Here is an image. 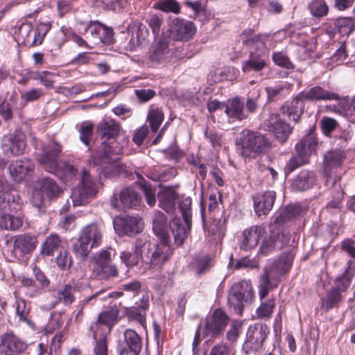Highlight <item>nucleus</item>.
Instances as JSON below:
<instances>
[{
	"label": "nucleus",
	"mask_w": 355,
	"mask_h": 355,
	"mask_svg": "<svg viewBox=\"0 0 355 355\" xmlns=\"http://www.w3.org/2000/svg\"><path fill=\"white\" fill-rule=\"evenodd\" d=\"M121 125L116 120L103 119L96 125V133L102 140L103 157L101 163H105L108 157L114 155H119L123 153V146L116 142L121 131ZM94 164L99 165L100 162L94 156L92 157Z\"/></svg>",
	"instance_id": "1"
},
{
	"label": "nucleus",
	"mask_w": 355,
	"mask_h": 355,
	"mask_svg": "<svg viewBox=\"0 0 355 355\" xmlns=\"http://www.w3.org/2000/svg\"><path fill=\"white\" fill-rule=\"evenodd\" d=\"M239 153L243 157L255 158L270 148V142L263 135L249 129L243 130L236 139Z\"/></svg>",
	"instance_id": "2"
},
{
	"label": "nucleus",
	"mask_w": 355,
	"mask_h": 355,
	"mask_svg": "<svg viewBox=\"0 0 355 355\" xmlns=\"http://www.w3.org/2000/svg\"><path fill=\"white\" fill-rule=\"evenodd\" d=\"M53 20L50 18L40 19L35 26L28 21L21 23L17 26L15 32L17 43L27 48H32L41 45L44 40L51 29Z\"/></svg>",
	"instance_id": "3"
},
{
	"label": "nucleus",
	"mask_w": 355,
	"mask_h": 355,
	"mask_svg": "<svg viewBox=\"0 0 355 355\" xmlns=\"http://www.w3.org/2000/svg\"><path fill=\"white\" fill-rule=\"evenodd\" d=\"M20 197L11 192L0 194V227L6 230L17 231L22 227L23 219L15 216L21 209Z\"/></svg>",
	"instance_id": "4"
},
{
	"label": "nucleus",
	"mask_w": 355,
	"mask_h": 355,
	"mask_svg": "<svg viewBox=\"0 0 355 355\" xmlns=\"http://www.w3.org/2000/svg\"><path fill=\"white\" fill-rule=\"evenodd\" d=\"M318 144V139L315 133L310 130L295 144L296 154L289 159L284 167L286 175H287L298 168L308 164L309 157L315 151Z\"/></svg>",
	"instance_id": "5"
},
{
	"label": "nucleus",
	"mask_w": 355,
	"mask_h": 355,
	"mask_svg": "<svg viewBox=\"0 0 355 355\" xmlns=\"http://www.w3.org/2000/svg\"><path fill=\"white\" fill-rule=\"evenodd\" d=\"M192 200L190 197L183 198L178 205L185 223L183 225L180 218H174L171 225V232L177 246L183 245L190 234L192 226Z\"/></svg>",
	"instance_id": "6"
},
{
	"label": "nucleus",
	"mask_w": 355,
	"mask_h": 355,
	"mask_svg": "<svg viewBox=\"0 0 355 355\" xmlns=\"http://www.w3.org/2000/svg\"><path fill=\"white\" fill-rule=\"evenodd\" d=\"M169 243L161 244L151 243L146 236L145 253L144 261L153 270L160 271L169 261L172 256Z\"/></svg>",
	"instance_id": "7"
},
{
	"label": "nucleus",
	"mask_w": 355,
	"mask_h": 355,
	"mask_svg": "<svg viewBox=\"0 0 355 355\" xmlns=\"http://www.w3.org/2000/svg\"><path fill=\"white\" fill-rule=\"evenodd\" d=\"M230 322V317L221 308H217L207 317L202 325L203 338L214 340L220 338Z\"/></svg>",
	"instance_id": "8"
},
{
	"label": "nucleus",
	"mask_w": 355,
	"mask_h": 355,
	"mask_svg": "<svg viewBox=\"0 0 355 355\" xmlns=\"http://www.w3.org/2000/svg\"><path fill=\"white\" fill-rule=\"evenodd\" d=\"M254 297V291L250 281L242 280L232 286L227 302L236 313L241 315L244 303H251Z\"/></svg>",
	"instance_id": "9"
},
{
	"label": "nucleus",
	"mask_w": 355,
	"mask_h": 355,
	"mask_svg": "<svg viewBox=\"0 0 355 355\" xmlns=\"http://www.w3.org/2000/svg\"><path fill=\"white\" fill-rule=\"evenodd\" d=\"M85 24L84 33H87L86 38L93 46L101 44L110 45L114 42V31L112 27L98 20H90Z\"/></svg>",
	"instance_id": "10"
},
{
	"label": "nucleus",
	"mask_w": 355,
	"mask_h": 355,
	"mask_svg": "<svg viewBox=\"0 0 355 355\" xmlns=\"http://www.w3.org/2000/svg\"><path fill=\"white\" fill-rule=\"evenodd\" d=\"M93 273L98 279L103 281H110L119 277V269L112 263L110 251L101 250L96 254Z\"/></svg>",
	"instance_id": "11"
},
{
	"label": "nucleus",
	"mask_w": 355,
	"mask_h": 355,
	"mask_svg": "<svg viewBox=\"0 0 355 355\" xmlns=\"http://www.w3.org/2000/svg\"><path fill=\"white\" fill-rule=\"evenodd\" d=\"M98 193L96 181L86 170L82 171L80 183L73 190L71 198L75 206L85 205Z\"/></svg>",
	"instance_id": "12"
},
{
	"label": "nucleus",
	"mask_w": 355,
	"mask_h": 355,
	"mask_svg": "<svg viewBox=\"0 0 355 355\" xmlns=\"http://www.w3.org/2000/svg\"><path fill=\"white\" fill-rule=\"evenodd\" d=\"M301 94L302 98L308 101H338L337 105H333L332 110L340 114L346 112L347 107L348 106L347 101L341 98L339 94L328 91L320 86L312 87L306 92H301Z\"/></svg>",
	"instance_id": "13"
},
{
	"label": "nucleus",
	"mask_w": 355,
	"mask_h": 355,
	"mask_svg": "<svg viewBox=\"0 0 355 355\" xmlns=\"http://www.w3.org/2000/svg\"><path fill=\"white\" fill-rule=\"evenodd\" d=\"M119 313L117 305L110 306L108 310L98 314L97 320L91 324L89 331L92 333L108 336L119 320Z\"/></svg>",
	"instance_id": "14"
},
{
	"label": "nucleus",
	"mask_w": 355,
	"mask_h": 355,
	"mask_svg": "<svg viewBox=\"0 0 355 355\" xmlns=\"http://www.w3.org/2000/svg\"><path fill=\"white\" fill-rule=\"evenodd\" d=\"M173 56L174 51L169 47V41L166 38L155 40L149 49L148 60L153 66L169 62Z\"/></svg>",
	"instance_id": "15"
},
{
	"label": "nucleus",
	"mask_w": 355,
	"mask_h": 355,
	"mask_svg": "<svg viewBox=\"0 0 355 355\" xmlns=\"http://www.w3.org/2000/svg\"><path fill=\"white\" fill-rule=\"evenodd\" d=\"M168 31L173 40L187 42L196 33V28L192 21L176 17L171 21Z\"/></svg>",
	"instance_id": "16"
},
{
	"label": "nucleus",
	"mask_w": 355,
	"mask_h": 355,
	"mask_svg": "<svg viewBox=\"0 0 355 355\" xmlns=\"http://www.w3.org/2000/svg\"><path fill=\"white\" fill-rule=\"evenodd\" d=\"M123 340L118 345L119 355H139L142 349V338L131 329L123 332Z\"/></svg>",
	"instance_id": "17"
},
{
	"label": "nucleus",
	"mask_w": 355,
	"mask_h": 355,
	"mask_svg": "<svg viewBox=\"0 0 355 355\" xmlns=\"http://www.w3.org/2000/svg\"><path fill=\"white\" fill-rule=\"evenodd\" d=\"M37 238L31 233H24L15 236L12 254L19 260L32 254L37 245Z\"/></svg>",
	"instance_id": "18"
},
{
	"label": "nucleus",
	"mask_w": 355,
	"mask_h": 355,
	"mask_svg": "<svg viewBox=\"0 0 355 355\" xmlns=\"http://www.w3.org/2000/svg\"><path fill=\"white\" fill-rule=\"evenodd\" d=\"M2 142L5 152L14 156L21 155L26 147V136L21 129H16L13 133L4 136Z\"/></svg>",
	"instance_id": "19"
},
{
	"label": "nucleus",
	"mask_w": 355,
	"mask_h": 355,
	"mask_svg": "<svg viewBox=\"0 0 355 355\" xmlns=\"http://www.w3.org/2000/svg\"><path fill=\"white\" fill-rule=\"evenodd\" d=\"M62 148L58 144L49 146L43 154L38 157L40 165L46 171L58 174L60 173L59 156Z\"/></svg>",
	"instance_id": "20"
},
{
	"label": "nucleus",
	"mask_w": 355,
	"mask_h": 355,
	"mask_svg": "<svg viewBox=\"0 0 355 355\" xmlns=\"http://www.w3.org/2000/svg\"><path fill=\"white\" fill-rule=\"evenodd\" d=\"M266 125L267 130L272 132L281 144L288 140L293 130V128L284 121L278 114H271L266 121Z\"/></svg>",
	"instance_id": "21"
},
{
	"label": "nucleus",
	"mask_w": 355,
	"mask_h": 355,
	"mask_svg": "<svg viewBox=\"0 0 355 355\" xmlns=\"http://www.w3.org/2000/svg\"><path fill=\"white\" fill-rule=\"evenodd\" d=\"M28 347L26 342L12 331H7L1 336L0 352L20 355L26 351Z\"/></svg>",
	"instance_id": "22"
},
{
	"label": "nucleus",
	"mask_w": 355,
	"mask_h": 355,
	"mask_svg": "<svg viewBox=\"0 0 355 355\" xmlns=\"http://www.w3.org/2000/svg\"><path fill=\"white\" fill-rule=\"evenodd\" d=\"M270 329L266 324H255L250 326L247 332L245 344L252 351L259 350L263 345Z\"/></svg>",
	"instance_id": "23"
},
{
	"label": "nucleus",
	"mask_w": 355,
	"mask_h": 355,
	"mask_svg": "<svg viewBox=\"0 0 355 355\" xmlns=\"http://www.w3.org/2000/svg\"><path fill=\"white\" fill-rule=\"evenodd\" d=\"M243 45L247 48L267 50L266 42L269 41L272 36L270 33H255L254 28H248L243 31L240 35Z\"/></svg>",
	"instance_id": "24"
},
{
	"label": "nucleus",
	"mask_w": 355,
	"mask_h": 355,
	"mask_svg": "<svg viewBox=\"0 0 355 355\" xmlns=\"http://www.w3.org/2000/svg\"><path fill=\"white\" fill-rule=\"evenodd\" d=\"M252 200L256 215L258 217L267 216L274 206L276 193L274 191L259 192L252 196Z\"/></svg>",
	"instance_id": "25"
},
{
	"label": "nucleus",
	"mask_w": 355,
	"mask_h": 355,
	"mask_svg": "<svg viewBox=\"0 0 355 355\" xmlns=\"http://www.w3.org/2000/svg\"><path fill=\"white\" fill-rule=\"evenodd\" d=\"M146 236L137 238L132 248V252L123 251L121 252L120 259L123 263L128 268H133L139 264L143 259L142 254L145 253Z\"/></svg>",
	"instance_id": "26"
},
{
	"label": "nucleus",
	"mask_w": 355,
	"mask_h": 355,
	"mask_svg": "<svg viewBox=\"0 0 355 355\" xmlns=\"http://www.w3.org/2000/svg\"><path fill=\"white\" fill-rule=\"evenodd\" d=\"M113 223L116 232L121 236H132L133 234L140 233L143 230L140 221L133 216L116 218Z\"/></svg>",
	"instance_id": "27"
},
{
	"label": "nucleus",
	"mask_w": 355,
	"mask_h": 355,
	"mask_svg": "<svg viewBox=\"0 0 355 355\" xmlns=\"http://www.w3.org/2000/svg\"><path fill=\"white\" fill-rule=\"evenodd\" d=\"M268 62L267 50H251L249 59L242 63V71L244 73H249L252 71L259 72L267 67Z\"/></svg>",
	"instance_id": "28"
},
{
	"label": "nucleus",
	"mask_w": 355,
	"mask_h": 355,
	"mask_svg": "<svg viewBox=\"0 0 355 355\" xmlns=\"http://www.w3.org/2000/svg\"><path fill=\"white\" fill-rule=\"evenodd\" d=\"M305 99L302 98L301 92L290 101H286L280 107V112L286 115L290 120L297 123L304 111Z\"/></svg>",
	"instance_id": "29"
},
{
	"label": "nucleus",
	"mask_w": 355,
	"mask_h": 355,
	"mask_svg": "<svg viewBox=\"0 0 355 355\" xmlns=\"http://www.w3.org/2000/svg\"><path fill=\"white\" fill-rule=\"evenodd\" d=\"M171 224L172 222L168 223L167 217L163 212L159 210L155 211L153 219V230L163 243H170L169 229L171 230Z\"/></svg>",
	"instance_id": "30"
},
{
	"label": "nucleus",
	"mask_w": 355,
	"mask_h": 355,
	"mask_svg": "<svg viewBox=\"0 0 355 355\" xmlns=\"http://www.w3.org/2000/svg\"><path fill=\"white\" fill-rule=\"evenodd\" d=\"M34 167L31 159L24 158L12 162L9 166V171L12 180L15 182L20 183L30 173L33 172Z\"/></svg>",
	"instance_id": "31"
},
{
	"label": "nucleus",
	"mask_w": 355,
	"mask_h": 355,
	"mask_svg": "<svg viewBox=\"0 0 355 355\" xmlns=\"http://www.w3.org/2000/svg\"><path fill=\"white\" fill-rule=\"evenodd\" d=\"M295 257V251L294 249L284 252L274 260L270 268L272 270V272L275 273L276 277H280L289 272L293 266Z\"/></svg>",
	"instance_id": "32"
},
{
	"label": "nucleus",
	"mask_w": 355,
	"mask_h": 355,
	"mask_svg": "<svg viewBox=\"0 0 355 355\" xmlns=\"http://www.w3.org/2000/svg\"><path fill=\"white\" fill-rule=\"evenodd\" d=\"M266 228L263 225H252L243 232V239L239 243L240 249L248 251L255 248L261 236L263 235Z\"/></svg>",
	"instance_id": "33"
},
{
	"label": "nucleus",
	"mask_w": 355,
	"mask_h": 355,
	"mask_svg": "<svg viewBox=\"0 0 355 355\" xmlns=\"http://www.w3.org/2000/svg\"><path fill=\"white\" fill-rule=\"evenodd\" d=\"M178 193L173 187H162L157 194L158 205L166 213L173 214L175 210Z\"/></svg>",
	"instance_id": "34"
},
{
	"label": "nucleus",
	"mask_w": 355,
	"mask_h": 355,
	"mask_svg": "<svg viewBox=\"0 0 355 355\" xmlns=\"http://www.w3.org/2000/svg\"><path fill=\"white\" fill-rule=\"evenodd\" d=\"M225 107V112L233 119L242 121L247 119L248 114L244 108V103L239 97H234L227 101V103H223Z\"/></svg>",
	"instance_id": "35"
},
{
	"label": "nucleus",
	"mask_w": 355,
	"mask_h": 355,
	"mask_svg": "<svg viewBox=\"0 0 355 355\" xmlns=\"http://www.w3.org/2000/svg\"><path fill=\"white\" fill-rule=\"evenodd\" d=\"M280 282L279 277L275 276V273L272 272L269 268H266L264 273L260 277V284L259 286V295L260 299L265 298L269 291L278 286Z\"/></svg>",
	"instance_id": "36"
},
{
	"label": "nucleus",
	"mask_w": 355,
	"mask_h": 355,
	"mask_svg": "<svg viewBox=\"0 0 355 355\" xmlns=\"http://www.w3.org/2000/svg\"><path fill=\"white\" fill-rule=\"evenodd\" d=\"M63 250L62 241L60 236L51 234L48 236L40 246V254L42 257H53L56 252Z\"/></svg>",
	"instance_id": "37"
},
{
	"label": "nucleus",
	"mask_w": 355,
	"mask_h": 355,
	"mask_svg": "<svg viewBox=\"0 0 355 355\" xmlns=\"http://www.w3.org/2000/svg\"><path fill=\"white\" fill-rule=\"evenodd\" d=\"M352 261H348L347 266L343 273L335 279V285L332 288L336 289L337 291H340V293L347 291L355 275V268L352 266Z\"/></svg>",
	"instance_id": "38"
},
{
	"label": "nucleus",
	"mask_w": 355,
	"mask_h": 355,
	"mask_svg": "<svg viewBox=\"0 0 355 355\" xmlns=\"http://www.w3.org/2000/svg\"><path fill=\"white\" fill-rule=\"evenodd\" d=\"M36 185L42 191V193L50 200L58 198L62 192L57 182L50 178H42L40 179L37 182Z\"/></svg>",
	"instance_id": "39"
},
{
	"label": "nucleus",
	"mask_w": 355,
	"mask_h": 355,
	"mask_svg": "<svg viewBox=\"0 0 355 355\" xmlns=\"http://www.w3.org/2000/svg\"><path fill=\"white\" fill-rule=\"evenodd\" d=\"M292 87L293 85L288 82H279L274 86L266 87L265 90L268 101H275L285 98L290 94Z\"/></svg>",
	"instance_id": "40"
},
{
	"label": "nucleus",
	"mask_w": 355,
	"mask_h": 355,
	"mask_svg": "<svg viewBox=\"0 0 355 355\" xmlns=\"http://www.w3.org/2000/svg\"><path fill=\"white\" fill-rule=\"evenodd\" d=\"M93 246H98L103 239V227L98 223L85 226L80 232Z\"/></svg>",
	"instance_id": "41"
},
{
	"label": "nucleus",
	"mask_w": 355,
	"mask_h": 355,
	"mask_svg": "<svg viewBox=\"0 0 355 355\" xmlns=\"http://www.w3.org/2000/svg\"><path fill=\"white\" fill-rule=\"evenodd\" d=\"M119 201L124 209L136 208L141 204V197L132 187H128L121 190Z\"/></svg>",
	"instance_id": "42"
},
{
	"label": "nucleus",
	"mask_w": 355,
	"mask_h": 355,
	"mask_svg": "<svg viewBox=\"0 0 355 355\" xmlns=\"http://www.w3.org/2000/svg\"><path fill=\"white\" fill-rule=\"evenodd\" d=\"M345 159V155L342 150L329 151L324 155V173L329 177L332 168L340 167Z\"/></svg>",
	"instance_id": "43"
},
{
	"label": "nucleus",
	"mask_w": 355,
	"mask_h": 355,
	"mask_svg": "<svg viewBox=\"0 0 355 355\" xmlns=\"http://www.w3.org/2000/svg\"><path fill=\"white\" fill-rule=\"evenodd\" d=\"M316 181V176L313 171L302 170L295 177L293 186L300 191H304L311 188Z\"/></svg>",
	"instance_id": "44"
},
{
	"label": "nucleus",
	"mask_w": 355,
	"mask_h": 355,
	"mask_svg": "<svg viewBox=\"0 0 355 355\" xmlns=\"http://www.w3.org/2000/svg\"><path fill=\"white\" fill-rule=\"evenodd\" d=\"M331 200L327 203L326 208L329 211H339L341 209L342 202L344 199L345 192L340 183L334 181L333 188L330 190Z\"/></svg>",
	"instance_id": "45"
},
{
	"label": "nucleus",
	"mask_w": 355,
	"mask_h": 355,
	"mask_svg": "<svg viewBox=\"0 0 355 355\" xmlns=\"http://www.w3.org/2000/svg\"><path fill=\"white\" fill-rule=\"evenodd\" d=\"M15 313L18 317L19 322L24 323L31 327H34L30 315L31 308L28 306L25 300L21 297H17L15 302Z\"/></svg>",
	"instance_id": "46"
},
{
	"label": "nucleus",
	"mask_w": 355,
	"mask_h": 355,
	"mask_svg": "<svg viewBox=\"0 0 355 355\" xmlns=\"http://www.w3.org/2000/svg\"><path fill=\"white\" fill-rule=\"evenodd\" d=\"M301 211L302 207L300 205H288L276 216L274 223L275 225H282L296 218Z\"/></svg>",
	"instance_id": "47"
},
{
	"label": "nucleus",
	"mask_w": 355,
	"mask_h": 355,
	"mask_svg": "<svg viewBox=\"0 0 355 355\" xmlns=\"http://www.w3.org/2000/svg\"><path fill=\"white\" fill-rule=\"evenodd\" d=\"M178 174L175 167L152 168L147 174V177L156 182H168L174 178Z\"/></svg>",
	"instance_id": "48"
},
{
	"label": "nucleus",
	"mask_w": 355,
	"mask_h": 355,
	"mask_svg": "<svg viewBox=\"0 0 355 355\" xmlns=\"http://www.w3.org/2000/svg\"><path fill=\"white\" fill-rule=\"evenodd\" d=\"M343 298L340 291L331 288L327 291L325 297L321 299V309L324 312H328L334 308H338Z\"/></svg>",
	"instance_id": "49"
},
{
	"label": "nucleus",
	"mask_w": 355,
	"mask_h": 355,
	"mask_svg": "<svg viewBox=\"0 0 355 355\" xmlns=\"http://www.w3.org/2000/svg\"><path fill=\"white\" fill-rule=\"evenodd\" d=\"M103 293L104 290L101 289L91 295L84 297L78 302L77 305L76 306V310L74 311V313H76L75 320L76 322H80L83 320L85 314V308L88 306L94 305L96 301V298Z\"/></svg>",
	"instance_id": "50"
},
{
	"label": "nucleus",
	"mask_w": 355,
	"mask_h": 355,
	"mask_svg": "<svg viewBox=\"0 0 355 355\" xmlns=\"http://www.w3.org/2000/svg\"><path fill=\"white\" fill-rule=\"evenodd\" d=\"M93 248L95 247L87 241L86 237L80 234L78 239L73 244L72 250L77 258L85 260Z\"/></svg>",
	"instance_id": "51"
},
{
	"label": "nucleus",
	"mask_w": 355,
	"mask_h": 355,
	"mask_svg": "<svg viewBox=\"0 0 355 355\" xmlns=\"http://www.w3.org/2000/svg\"><path fill=\"white\" fill-rule=\"evenodd\" d=\"M310 14L317 19L327 16L329 7L325 0H311L307 5Z\"/></svg>",
	"instance_id": "52"
},
{
	"label": "nucleus",
	"mask_w": 355,
	"mask_h": 355,
	"mask_svg": "<svg viewBox=\"0 0 355 355\" xmlns=\"http://www.w3.org/2000/svg\"><path fill=\"white\" fill-rule=\"evenodd\" d=\"M94 124L91 121H85L80 123L79 132V139L81 142L91 150V143L94 136Z\"/></svg>",
	"instance_id": "53"
},
{
	"label": "nucleus",
	"mask_w": 355,
	"mask_h": 355,
	"mask_svg": "<svg viewBox=\"0 0 355 355\" xmlns=\"http://www.w3.org/2000/svg\"><path fill=\"white\" fill-rule=\"evenodd\" d=\"M77 286L75 284H67L57 292V299L65 306H70L75 302L74 293Z\"/></svg>",
	"instance_id": "54"
},
{
	"label": "nucleus",
	"mask_w": 355,
	"mask_h": 355,
	"mask_svg": "<svg viewBox=\"0 0 355 355\" xmlns=\"http://www.w3.org/2000/svg\"><path fill=\"white\" fill-rule=\"evenodd\" d=\"M137 177L139 181L135 183L143 191L147 204L150 207H153L156 203L155 188L153 187L150 183L146 181L141 175L137 174Z\"/></svg>",
	"instance_id": "55"
},
{
	"label": "nucleus",
	"mask_w": 355,
	"mask_h": 355,
	"mask_svg": "<svg viewBox=\"0 0 355 355\" xmlns=\"http://www.w3.org/2000/svg\"><path fill=\"white\" fill-rule=\"evenodd\" d=\"M19 279L21 286L25 289V294L28 297H35L42 293L35 278L22 275L19 277Z\"/></svg>",
	"instance_id": "56"
},
{
	"label": "nucleus",
	"mask_w": 355,
	"mask_h": 355,
	"mask_svg": "<svg viewBox=\"0 0 355 355\" xmlns=\"http://www.w3.org/2000/svg\"><path fill=\"white\" fill-rule=\"evenodd\" d=\"M211 218L212 221L209 224L205 223V229L207 230L208 236H216L218 238L223 237L226 231L225 225L226 219L224 218L223 221H221L220 218H216L215 217Z\"/></svg>",
	"instance_id": "57"
},
{
	"label": "nucleus",
	"mask_w": 355,
	"mask_h": 355,
	"mask_svg": "<svg viewBox=\"0 0 355 355\" xmlns=\"http://www.w3.org/2000/svg\"><path fill=\"white\" fill-rule=\"evenodd\" d=\"M150 130L155 132L159 128L164 119V114L162 109L153 107L152 105L148 111L147 116Z\"/></svg>",
	"instance_id": "58"
},
{
	"label": "nucleus",
	"mask_w": 355,
	"mask_h": 355,
	"mask_svg": "<svg viewBox=\"0 0 355 355\" xmlns=\"http://www.w3.org/2000/svg\"><path fill=\"white\" fill-rule=\"evenodd\" d=\"M92 334L94 340L93 355H108V341L106 334Z\"/></svg>",
	"instance_id": "59"
},
{
	"label": "nucleus",
	"mask_w": 355,
	"mask_h": 355,
	"mask_svg": "<svg viewBox=\"0 0 355 355\" xmlns=\"http://www.w3.org/2000/svg\"><path fill=\"white\" fill-rule=\"evenodd\" d=\"M125 170V166L114 162H109L99 171V175L105 178H114L120 175Z\"/></svg>",
	"instance_id": "60"
},
{
	"label": "nucleus",
	"mask_w": 355,
	"mask_h": 355,
	"mask_svg": "<svg viewBox=\"0 0 355 355\" xmlns=\"http://www.w3.org/2000/svg\"><path fill=\"white\" fill-rule=\"evenodd\" d=\"M270 230L272 234H277L275 235V241L277 249L281 250L289 243L291 235L288 232L277 226L270 227Z\"/></svg>",
	"instance_id": "61"
},
{
	"label": "nucleus",
	"mask_w": 355,
	"mask_h": 355,
	"mask_svg": "<svg viewBox=\"0 0 355 355\" xmlns=\"http://www.w3.org/2000/svg\"><path fill=\"white\" fill-rule=\"evenodd\" d=\"M125 315L130 321L137 322L144 326L146 321V313L142 312L136 306L125 308Z\"/></svg>",
	"instance_id": "62"
},
{
	"label": "nucleus",
	"mask_w": 355,
	"mask_h": 355,
	"mask_svg": "<svg viewBox=\"0 0 355 355\" xmlns=\"http://www.w3.org/2000/svg\"><path fill=\"white\" fill-rule=\"evenodd\" d=\"M154 8L164 12L179 14L181 8L176 0H161L154 5Z\"/></svg>",
	"instance_id": "63"
},
{
	"label": "nucleus",
	"mask_w": 355,
	"mask_h": 355,
	"mask_svg": "<svg viewBox=\"0 0 355 355\" xmlns=\"http://www.w3.org/2000/svg\"><path fill=\"white\" fill-rule=\"evenodd\" d=\"M275 305V300L273 297L261 302L257 310L258 318L264 319L270 318L273 313Z\"/></svg>",
	"instance_id": "64"
}]
</instances>
